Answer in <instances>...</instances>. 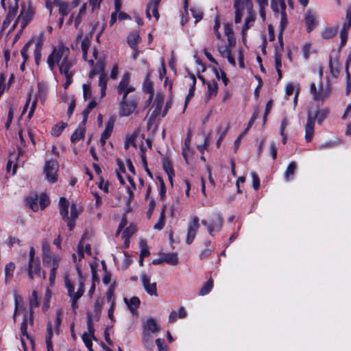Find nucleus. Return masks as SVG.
Instances as JSON below:
<instances>
[{
  "label": "nucleus",
  "instance_id": "obj_31",
  "mask_svg": "<svg viewBox=\"0 0 351 351\" xmlns=\"http://www.w3.org/2000/svg\"><path fill=\"white\" fill-rule=\"evenodd\" d=\"M85 134V129L83 128H78L75 130L71 136L72 143H75L80 140L84 138Z\"/></svg>",
  "mask_w": 351,
  "mask_h": 351
},
{
  "label": "nucleus",
  "instance_id": "obj_11",
  "mask_svg": "<svg viewBox=\"0 0 351 351\" xmlns=\"http://www.w3.org/2000/svg\"><path fill=\"white\" fill-rule=\"evenodd\" d=\"M21 271H27L28 273V277L30 280L34 279V275L37 276H40V261H28V266L27 267H23L21 268Z\"/></svg>",
  "mask_w": 351,
  "mask_h": 351
},
{
  "label": "nucleus",
  "instance_id": "obj_60",
  "mask_svg": "<svg viewBox=\"0 0 351 351\" xmlns=\"http://www.w3.org/2000/svg\"><path fill=\"white\" fill-rule=\"evenodd\" d=\"M34 55L35 57L36 64H38L39 61L41 58V47L38 43L36 44V49H34Z\"/></svg>",
  "mask_w": 351,
  "mask_h": 351
},
{
  "label": "nucleus",
  "instance_id": "obj_21",
  "mask_svg": "<svg viewBox=\"0 0 351 351\" xmlns=\"http://www.w3.org/2000/svg\"><path fill=\"white\" fill-rule=\"evenodd\" d=\"M29 304L30 308V315H29V324L31 325L33 324V311L32 309L38 306V295L36 291H33L31 296L29 298Z\"/></svg>",
  "mask_w": 351,
  "mask_h": 351
},
{
  "label": "nucleus",
  "instance_id": "obj_63",
  "mask_svg": "<svg viewBox=\"0 0 351 351\" xmlns=\"http://www.w3.org/2000/svg\"><path fill=\"white\" fill-rule=\"evenodd\" d=\"M108 80V79L106 75H105L104 73H101V75H99V86L100 88H101V87L106 88Z\"/></svg>",
  "mask_w": 351,
  "mask_h": 351
},
{
  "label": "nucleus",
  "instance_id": "obj_29",
  "mask_svg": "<svg viewBox=\"0 0 351 351\" xmlns=\"http://www.w3.org/2000/svg\"><path fill=\"white\" fill-rule=\"evenodd\" d=\"M280 15V23L278 27V39L282 43V34H283V32L287 25V18L286 11L283 12Z\"/></svg>",
  "mask_w": 351,
  "mask_h": 351
},
{
  "label": "nucleus",
  "instance_id": "obj_38",
  "mask_svg": "<svg viewBox=\"0 0 351 351\" xmlns=\"http://www.w3.org/2000/svg\"><path fill=\"white\" fill-rule=\"evenodd\" d=\"M351 27L350 25L343 23L342 29L340 32V38H341V45H344L347 42L348 39V33L350 27Z\"/></svg>",
  "mask_w": 351,
  "mask_h": 351
},
{
  "label": "nucleus",
  "instance_id": "obj_42",
  "mask_svg": "<svg viewBox=\"0 0 351 351\" xmlns=\"http://www.w3.org/2000/svg\"><path fill=\"white\" fill-rule=\"evenodd\" d=\"M329 66L332 75L335 77H337L340 71L338 62L337 60L333 61L332 58L330 57L329 60Z\"/></svg>",
  "mask_w": 351,
  "mask_h": 351
},
{
  "label": "nucleus",
  "instance_id": "obj_30",
  "mask_svg": "<svg viewBox=\"0 0 351 351\" xmlns=\"http://www.w3.org/2000/svg\"><path fill=\"white\" fill-rule=\"evenodd\" d=\"M297 169V164L295 162H291L288 165L285 173V178L287 181H289L293 178L295 171Z\"/></svg>",
  "mask_w": 351,
  "mask_h": 351
},
{
  "label": "nucleus",
  "instance_id": "obj_16",
  "mask_svg": "<svg viewBox=\"0 0 351 351\" xmlns=\"http://www.w3.org/2000/svg\"><path fill=\"white\" fill-rule=\"evenodd\" d=\"M271 8L276 17L286 11L285 0H271Z\"/></svg>",
  "mask_w": 351,
  "mask_h": 351
},
{
  "label": "nucleus",
  "instance_id": "obj_27",
  "mask_svg": "<svg viewBox=\"0 0 351 351\" xmlns=\"http://www.w3.org/2000/svg\"><path fill=\"white\" fill-rule=\"evenodd\" d=\"M164 263L171 265H176L178 263L177 253H167L162 254Z\"/></svg>",
  "mask_w": 351,
  "mask_h": 351
},
{
  "label": "nucleus",
  "instance_id": "obj_35",
  "mask_svg": "<svg viewBox=\"0 0 351 351\" xmlns=\"http://www.w3.org/2000/svg\"><path fill=\"white\" fill-rule=\"evenodd\" d=\"M15 269V265L12 262H10L5 265V282L11 279L13 276V273Z\"/></svg>",
  "mask_w": 351,
  "mask_h": 351
},
{
  "label": "nucleus",
  "instance_id": "obj_5",
  "mask_svg": "<svg viewBox=\"0 0 351 351\" xmlns=\"http://www.w3.org/2000/svg\"><path fill=\"white\" fill-rule=\"evenodd\" d=\"M223 219L221 214L214 213L211 215L209 223L206 219L202 220V224L207 226L208 231L211 236L219 232L223 226Z\"/></svg>",
  "mask_w": 351,
  "mask_h": 351
},
{
  "label": "nucleus",
  "instance_id": "obj_47",
  "mask_svg": "<svg viewBox=\"0 0 351 351\" xmlns=\"http://www.w3.org/2000/svg\"><path fill=\"white\" fill-rule=\"evenodd\" d=\"M56 320H55V331L57 335L59 334V326L62 322V312L61 310H58L56 313Z\"/></svg>",
  "mask_w": 351,
  "mask_h": 351
},
{
  "label": "nucleus",
  "instance_id": "obj_49",
  "mask_svg": "<svg viewBox=\"0 0 351 351\" xmlns=\"http://www.w3.org/2000/svg\"><path fill=\"white\" fill-rule=\"evenodd\" d=\"M136 135L135 134H133L130 137H128L125 142V145H124L125 149H128L130 145L136 147L137 145L136 144Z\"/></svg>",
  "mask_w": 351,
  "mask_h": 351
},
{
  "label": "nucleus",
  "instance_id": "obj_56",
  "mask_svg": "<svg viewBox=\"0 0 351 351\" xmlns=\"http://www.w3.org/2000/svg\"><path fill=\"white\" fill-rule=\"evenodd\" d=\"M82 340H83L84 344L86 345V346L87 348L92 347V346H93L92 339H95V337H93L90 335H87V333H84L82 335Z\"/></svg>",
  "mask_w": 351,
  "mask_h": 351
},
{
  "label": "nucleus",
  "instance_id": "obj_4",
  "mask_svg": "<svg viewBox=\"0 0 351 351\" xmlns=\"http://www.w3.org/2000/svg\"><path fill=\"white\" fill-rule=\"evenodd\" d=\"M75 64V60L69 57L58 66L60 74L63 75L66 80L63 85L65 89H66L73 82V77L75 73L73 69Z\"/></svg>",
  "mask_w": 351,
  "mask_h": 351
},
{
  "label": "nucleus",
  "instance_id": "obj_8",
  "mask_svg": "<svg viewBox=\"0 0 351 351\" xmlns=\"http://www.w3.org/2000/svg\"><path fill=\"white\" fill-rule=\"evenodd\" d=\"M310 91L313 95V99L315 101H324L330 94V88L329 86L323 88V87L320 86L319 89L317 90L314 82H311L310 84Z\"/></svg>",
  "mask_w": 351,
  "mask_h": 351
},
{
  "label": "nucleus",
  "instance_id": "obj_9",
  "mask_svg": "<svg viewBox=\"0 0 351 351\" xmlns=\"http://www.w3.org/2000/svg\"><path fill=\"white\" fill-rule=\"evenodd\" d=\"M199 228V218L197 216H194L192 217L191 221L188 224L187 236L186 239V243L187 244L190 245L193 243Z\"/></svg>",
  "mask_w": 351,
  "mask_h": 351
},
{
  "label": "nucleus",
  "instance_id": "obj_24",
  "mask_svg": "<svg viewBox=\"0 0 351 351\" xmlns=\"http://www.w3.org/2000/svg\"><path fill=\"white\" fill-rule=\"evenodd\" d=\"M125 302L127 304L128 308L131 311L133 314L136 313V310L138 308L141 300L138 297L134 296L130 298V300H128L126 298H124Z\"/></svg>",
  "mask_w": 351,
  "mask_h": 351
},
{
  "label": "nucleus",
  "instance_id": "obj_36",
  "mask_svg": "<svg viewBox=\"0 0 351 351\" xmlns=\"http://www.w3.org/2000/svg\"><path fill=\"white\" fill-rule=\"evenodd\" d=\"M213 287V280L210 278L199 289V295H205L208 294Z\"/></svg>",
  "mask_w": 351,
  "mask_h": 351
},
{
  "label": "nucleus",
  "instance_id": "obj_20",
  "mask_svg": "<svg viewBox=\"0 0 351 351\" xmlns=\"http://www.w3.org/2000/svg\"><path fill=\"white\" fill-rule=\"evenodd\" d=\"M141 38L138 32L134 31L131 32L127 38L128 45L133 49L136 50L138 43L141 42Z\"/></svg>",
  "mask_w": 351,
  "mask_h": 351
},
{
  "label": "nucleus",
  "instance_id": "obj_52",
  "mask_svg": "<svg viewBox=\"0 0 351 351\" xmlns=\"http://www.w3.org/2000/svg\"><path fill=\"white\" fill-rule=\"evenodd\" d=\"M30 45H31L30 42L27 43L21 50V54L23 58L24 62H25L28 60V58H29L28 51H29V47Z\"/></svg>",
  "mask_w": 351,
  "mask_h": 351
},
{
  "label": "nucleus",
  "instance_id": "obj_45",
  "mask_svg": "<svg viewBox=\"0 0 351 351\" xmlns=\"http://www.w3.org/2000/svg\"><path fill=\"white\" fill-rule=\"evenodd\" d=\"M234 7L235 8V19L234 21L236 23H239L241 21L242 16H243V6L241 3L238 4V6H236L234 5Z\"/></svg>",
  "mask_w": 351,
  "mask_h": 351
},
{
  "label": "nucleus",
  "instance_id": "obj_34",
  "mask_svg": "<svg viewBox=\"0 0 351 351\" xmlns=\"http://www.w3.org/2000/svg\"><path fill=\"white\" fill-rule=\"evenodd\" d=\"M208 87V98L210 99L212 97L216 96L218 90V86L215 81L208 82L207 83Z\"/></svg>",
  "mask_w": 351,
  "mask_h": 351
},
{
  "label": "nucleus",
  "instance_id": "obj_10",
  "mask_svg": "<svg viewBox=\"0 0 351 351\" xmlns=\"http://www.w3.org/2000/svg\"><path fill=\"white\" fill-rule=\"evenodd\" d=\"M65 287L67 289V294L70 298V302H71V306L73 310H75L77 307V300L82 297L80 293L77 295L74 294L75 287L71 281L68 278L64 279Z\"/></svg>",
  "mask_w": 351,
  "mask_h": 351
},
{
  "label": "nucleus",
  "instance_id": "obj_23",
  "mask_svg": "<svg viewBox=\"0 0 351 351\" xmlns=\"http://www.w3.org/2000/svg\"><path fill=\"white\" fill-rule=\"evenodd\" d=\"M52 328H53V326H52L51 322H48L47 325V335L45 337V342H46V345H47V351H53V344H52V341H51V339L53 337Z\"/></svg>",
  "mask_w": 351,
  "mask_h": 351
},
{
  "label": "nucleus",
  "instance_id": "obj_55",
  "mask_svg": "<svg viewBox=\"0 0 351 351\" xmlns=\"http://www.w3.org/2000/svg\"><path fill=\"white\" fill-rule=\"evenodd\" d=\"M165 223V216H163V213H160L158 222L154 225V228L157 230H162Z\"/></svg>",
  "mask_w": 351,
  "mask_h": 351
},
{
  "label": "nucleus",
  "instance_id": "obj_18",
  "mask_svg": "<svg viewBox=\"0 0 351 351\" xmlns=\"http://www.w3.org/2000/svg\"><path fill=\"white\" fill-rule=\"evenodd\" d=\"M114 127V120L110 119L108 121L105 130L101 135L100 141L101 145L104 146L106 143V141L110 136Z\"/></svg>",
  "mask_w": 351,
  "mask_h": 351
},
{
  "label": "nucleus",
  "instance_id": "obj_44",
  "mask_svg": "<svg viewBox=\"0 0 351 351\" xmlns=\"http://www.w3.org/2000/svg\"><path fill=\"white\" fill-rule=\"evenodd\" d=\"M143 90L150 95L149 100L152 99L154 96V87L152 83L148 80H146L143 84Z\"/></svg>",
  "mask_w": 351,
  "mask_h": 351
},
{
  "label": "nucleus",
  "instance_id": "obj_6",
  "mask_svg": "<svg viewBox=\"0 0 351 351\" xmlns=\"http://www.w3.org/2000/svg\"><path fill=\"white\" fill-rule=\"evenodd\" d=\"M59 169V165L55 160H47L44 167V173L48 182L54 183L57 181V173Z\"/></svg>",
  "mask_w": 351,
  "mask_h": 351
},
{
  "label": "nucleus",
  "instance_id": "obj_13",
  "mask_svg": "<svg viewBox=\"0 0 351 351\" xmlns=\"http://www.w3.org/2000/svg\"><path fill=\"white\" fill-rule=\"evenodd\" d=\"M92 38V32L89 35H86L82 40L81 48L82 50V57L84 60H87L90 66H94L93 59L87 60L88 50L90 45V39Z\"/></svg>",
  "mask_w": 351,
  "mask_h": 351
},
{
  "label": "nucleus",
  "instance_id": "obj_12",
  "mask_svg": "<svg viewBox=\"0 0 351 351\" xmlns=\"http://www.w3.org/2000/svg\"><path fill=\"white\" fill-rule=\"evenodd\" d=\"M143 287L146 292L150 295L157 296V287L156 282H151L150 277L145 273L141 276Z\"/></svg>",
  "mask_w": 351,
  "mask_h": 351
},
{
  "label": "nucleus",
  "instance_id": "obj_57",
  "mask_svg": "<svg viewBox=\"0 0 351 351\" xmlns=\"http://www.w3.org/2000/svg\"><path fill=\"white\" fill-rule=\"evenodd\" d=\"M209 245H210V242H208L206 243V247L199 253V256L200 259L206 258L211 254L212 250L210 248H209V247H208Z\"/></svg>",
  "mask_w": 351,
  "mask_h": 351
},
{
  "label": "nucleus",
  "instance_id": "obj_25",
  "mask_svg": "<svg viewBox=\"0 0 351 351\" xmlns=\"http://www.w3.org/2000/svg\"><path fill=\"white\" fill-rule=\"evenodd\" d=\"M339 26L337 25L335 27H326L323 31L322 32V37L324 39H330L335 37L338 32Z\"/></svg>",
  "mask_w": 351,
  "mask_h": 351
},
{
  "label": "nucleus",
  "instance_id": "obj_14",
  "mask_svg": "<svg viewBox=\"0 0 351 351\" xmlns=\"http://www.w3.org/2000/svg\"><path fill=\"white\" fill-rule=\"evenodd\" d=\"M33 14L31 11L28 10L25 13L21 12L19 16L17 17L16 21L14 22L12 29H14L17 23L21 22V29H24L27 24L32 21Z\"/></svg>",
  "mask_w": 351,
  "mask_h": 351
},
{
  "label": "nucleus",
  "instance_id": "obj_3",
  "mask_svg": "<svg viewBox=\"0 0 351 351\" xmlns=\"http://www.w3.org/2000/svg\"><path fill=\"white\" fill-rule=\"evenodd\" d=\"M328 114V108L319 109L315 113L308 111L307 123L305 125V140L307 142H311L313 139L315 121L317 119V123L321 125Z\"/></svg>",
  "mask_w": 351,
  "mask_h": 351
},
{
  "label": "nucleus",
  "instance_id": "obj_22",
  "mask_svg": "<svg viewBox=\"0 0 351 351\" xmlns=\"http://www.w3.org/2000/svg\"><path fill=\"white\" fill-rule=\"evenodd\" d=\"M305 22L308 32L312 31L317 25L316 16L311 11H308L305 14Z\"/></svg>",
  "mask_w": 351,
  "mask_h": 351
},
{
  "label": "nucleus",
  "instance_id": "obj_41",
  "mask_svg": "<svg viewBox=\"0 0 351 351\" xmlns=\"http://www.w3.org/2000/svg\"><path fill=\"white\" fill-rule=\"evenodd\" d=\"M60 258L59 256L54 254L52 252L48 254H43V262L44 265H49L53 261Z\"/></svg>",
  "mask_w": 351,
  "mask_h": 351
},
{
  "label": "nucleus",
  "instance_id": "obj_59",
  "mask_svg": "<svg viewBox=\"0 0 351 351\" xmlns=\"http://www.w3.org/2000/svg\"><path fill=\"white\" fill-rule=\"evenodd\" d=\"M254 21V16L250 15L248 17H247L245 20V24L242 29V33L244 34L245 32L247 31L250 26V23H253Z\"/></svg>",
  "mask_w": 351,
  "mask_h": 351
},
{
  "label": "nucleus",
  "instance_id": "obj_58",
  "mask_svg": "<svg viewBox=\"0 0 351 351\" xmlns=\"http://www.w3.org/2000/svg\"><path fill=\"white\" fill-rule=\"evenodd\" d=\"M193 16L195 19V23H197L202 19L203 13L200 10L192 8L191 10Z\"/></svg>",
  "mask_w": 351,
  "mask_h": 351
},
{
  "label": "nucleus",
  "instance_id": "obj_7",
  "mask_svg": "<svg viewBox=\"0 0 351 351\" xmlns=\"http://www.w3.org/2000/svg\"><path fill=\"white\" fill-rule=\"evenodd\" d=\"M69 203L67 199L64 197H60L59 201L60 214L62 219L66 222L69 230L71 231L73 230L75 223L73 221H69Z\"/></svg>",
  "mask_w": 351,
  "mask_h": 351
},
{
  "label": "nucleus",
  "instance_id": "obj_43",
  "mask_svg": "<svg viewBox=\"0 0 351 351\" xmlns=\"http://www.w3.org/2000/svg\"><path fill=\"white\" fill-rule=\"evenodd\" d=\"M21 332L22 336L25 337L27 339H29V336L27 333V315L25 313L23 317V320L20 327Z\"/></svg>",
  "mask_w": 351,
  "mask_h": 351
},
{
  "label": "nucleus",
  "instance_id": "obj_19",
  "mask_svg": "<svg viewBox=\"0 0 351 351\" xmlns=\"http://www.w3.org/2000/svg\"><path fill=\"white\" fill-rule=\"evenodd\" d=\"M163 101L164 99L162 96L159 95H156L152 106V107L154 108V110L152 112L151 117L155 118L160 114Z\"/></svg>",
  "mask_w": 351,
  "mask_h": 351
},
{
  "label": "nucleus",
  "instance_id": "obj_50",
  "mask_svg": "<svg viewBox=\"0 0 351 351\" xmlns=\"http://www.w3.org/2000/svg\"><path fill=\"white\" fill-rule=\"evenodd\" d=\"M136 232V227L134 226H130L127 227L123 232V237L128 239Z\"/></svg>",
  "mask_w": 351,
  "mask_h": 351
},
{
  "label": "nucleus",
  "instance_id": "obj_40",
  "mask_svg": "<svg viewBox=\"0 0 351 351\" xmlns=\"http://www.w3.org/2000/svg\"><path fill=\"white\" fill-rule=\"evenodd\" d=\"M66 125L67 124L64 122L57 123L52 128L51 131V134L55 136H58Z\"/></svg>",
  "mask_w": 351,
  "mask_h": 351
},
{
  "label": "nucleus",
  "instance_id": "obj_53",
  "mask_svg": "<svg viewBox=\"0 0 351 351\" xmlns=\"http://www.w3.org/2000/svg\"><path fill=\"white\" fill-rule=\"evenodd\" d=\"M258 116V108H256L254 110V113H253L250 120L249 121L247 128L243 132V134H245L249 130V129L252 127L254 121L257 119Z\"/></svg>",
  "mask_w": 351,
  "mask_h": 351
},
{
  "label": "nucleus",
  "instance_id": "obj_28",
  "mask_svg": "<svg viewBox=\"0 0 351 351\" xmlns=\"http://www.w3.org/2000/svg\"><path fill=\"white\" fill-rule=\"evenodd\" d=\"M105 64L103 60H99L97 62L95 66L91 70L89 73V77L92 79L95 75L104 73Z\"/></svg>",
  "mask_w": 351,
  "mask_h": 351
},
{
  "label": "nucleus",
  "instance_id": "obj_33",
  "mask_svg": "<svg viewBox=\"0 0 351 351\" xmlns=\"http://www.w3.org/2000/svg\"><path fill=\"white\" fill-rule=\"evenodd\" d=\"M86 3H84L80 10H79V13L77 14V15L75 17V20H74V25H75V27L76 29L78 28L80 23L82 22V18L84 17L85 14H86Z\"/></svg>",
  "mask_w": 351,
  "mask_h": 351
},
{
  "label": "nucleus",
  "instance_id": "obj_51",
  "mask_svg": "<svg viewBox=\"0 0 351 351\" xmlns=\"http://www.w3.org/2000/svg\"><path fill=\"white\" fill-rule=\"evenodd\" d=\"M50 203L49 197L46 194H42L40 196L39 204L41 209L45 208Z\"/></svg>",
  "mask_w": 351,
  "mask_h": 351
},
{
  "label": "nucleus",
  "instance_id": "obj_15",
  "mask_svg": "<svg viewBox=\"0 0 351 351\" xmlns=\"http://www.w3.org/2000/svg\"><path fill=\"white\" fill-rule=\"evenodd\" d=\"M160 1V0H150V1L148 3L146 9V16L149 20H150L152 18L150 11L152 12L153 16L156 18V20L159 19V12L158 8Z\"/></svg>",
  "mask_w": 351,
  "mask_h": 351
},
{
  "label": "nucleus",
  "instance_id": "obj_37",
  "mask_svg": "<svg viewBox=\"0 0 351 351\" xmlns=\"http://www.w3.org/2000/svg\"><path fill=\"white\" fill-rule=\"evenodd\" d=\"M70 210L71 216L69 217V221H73L75 223V221L81 213V210L77 207V205L74 202L71 203Z\"/></svg>",
  "mask_w": 351,
  "mask_h": 351
},
{
  "label": "nucleus",
  "instance_id": "obj_32",
  "mask_svg": "<svg viewBox=\"0 0 351 351\" xmlns=\"http://www.w3.org/2000/svg\"><path fill=\"white\" fill-rule=\"evenodd\" d=\"M54 4L59 7V13L62 16H65L69 13L70 9L67 3L54 0Z\"/></svg>",
  "mask_w": 351,
  "mask_h": 351
},
{
  "label": "nucleus",
  "instance_id": "obj_61",
  "mask_svg": "<svg viewBox=\"0 0 351 351\" xmlns=\"http://www.w3.org/2000/svg\"><path fill=\"white\" fill-rule=\"evenodd\" d=\"M13 117H14V109L12 107H10L7 121L5 124V127L6 128V129H9V128L12 123Z\"/></svg>",
  "mask_w": 351,
  "mask_h": 351
},
{
  "label": "nucleus",
  "instance_id": "obj_64",
  "mask_svg": "<svg viewBox=\"0 0 351 351\" xmlns=\"http://www.w3.org/2000/svg\"><path fill=\"white\" fill-rule=\"evenodd\" d=\"M156 346L158 348L159 351H165L166 350V344L164 339H157L156 340Z\"/></svg>",
  "mask_w": 351,
  "mask_h": 351
},
{
  "label": "nucleus",
  "instance_id": "obj_17",
  "mask_svg": "<svg viewBox=\"0 0 351 351\" xmlns=\"http://www.w3.org/2000/svg\"><path fill=\"white\" fill-rule=\"evenodd\" d=\"M143 332H152L156 333L158 332L160 328L159 325L156 323L154 319L152 317L148 318L146 322L143 325Z\"/></svg>",
  "mask_w": 351,
  "mask_h": 351
},
{
  "label": "nucleus",
  "instance_id": "obj_26",
  "mask_svg": "<svg viewBox=\"0 0 351 351\" xmlns=\"http://www.w3.org/2000/svg\"><path fill=\"white\" fill-rule=\"evenodd\" d=\"M38 199L36 194L29 195L25 198L26 204L34 212L37 211L38 209Z\"/></svg>",
  "mask_w": 351,
  "mask_h": 351
},
{
  "label": "nucleus",
  "instance_id": "obj_46",
  "mask_svg": "<svg viewBox=\"0 0 351 351\" xmlns=\"http://www.w3.org/2000/svg\"><path fill=\"white\" fill-rule=\"evenodd\" d=\"M87 328H88L87 335H90L93 337H95L94 336L95 329L93 327V318H92V315L89 313H87Z\"/></svg>",
  "mask_w": 351,
  "mask_h": 351
},
{
  "label": "nucleus",
  "instance_id": "obj_54",
  "mask_svg": "<svg viewBox=\"0 0 351 351\" xmlns=\"http://www.w3.org/2000/svg\"><path fill=\"white\" fill-rule=\"evenodd\" d=\"M251 176H252V186H253V188L254 189V190L256 191V190H258L259 189V186H260V179H259V177L257 175V173L254 172V171L251 173Z\"/></svg>",
  "mask_w": 351,
  "mask_h": 351
},
{
  "label": "nucleus",
  "instance_id": "obj_2",
  "mask_svg": "<svg viewBox=\"0 0 351 351\" xmlns=\"http://www.w3.org/2000/svg\"><path fill=\"white\" fill-rule=\"evenodd\" d=\"M70 49L63 43L53 47L51 53L48 56L47 63L50 71L53 72L55 67L59 66L62 62L69 58Z\"/></svg>",
  "mask_w": 351,
  "mask_h": 351
},
{
  "label": "nucleus",
  "instance_id": "obj_62",
  "mask_svg": "<svg viewBox=\"0 0 351 351\" xmlns=\"http://www.w3.org/2000/svg\"><path fill=\"white\" fill-rule=\"evenodd\" d=\"M84 282L85 280L84 278H79V287L77 291L76 292L74 291V294L77 295L80 293V296H82L84 293Z\"/></svg>",
  "mask_w": 351,
  "mask_h": 351
},
{
  "label": "nucleus",
  "instance_id": "obj_1",
  "mask_svg": "<svg viewBox=\"0 0 351 351\" xmlns=\"http://www.w3.org/2000/svg\"><path fill=\"white\" fill-rule=\"evenodd\" d=\"M130 75L128 73H124L121 80L117 86V92L122 95V100L120 103L121 114L129 116L136 108L138 97L134 94L135 88L130 84Z\"/></svg>",
  "mask_w": 351,
  "mask_h": 351
},
{
  "label": "nucleus",
  "instance_id": "obj_48",
  "mask_svg": "<svg viewBox=\"0 0 351 351\" xmlns=\"http://www.w3.org/2000/svg\"><path fill=\"white\" fill-rule=\"evenodd\" d=\"M140 247H141V256H148L149 255V251L147 243L145 240H141L140 241Z\"/></svg>",
  "mask_w": 351,
  "mask_h": 351
},
{
  "label": "nucleus",
  "instance_id": "obj_39",
  "mask_svg": "<svg viewBox=\"0 0 351 351\" xmlns=\"http://www.w3.org/2000/svg\"><path fill=\"white\" fill-rule=\"evenodd\" d=\"M163 169L167 173L169 182L172 184H173V178L174 176V171H173V169L171 163L169 161H164L163 162Z\"/></svg>",
  "mask_w": 351,
  "mask_h": 351
}]
</instances>
